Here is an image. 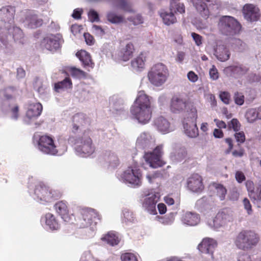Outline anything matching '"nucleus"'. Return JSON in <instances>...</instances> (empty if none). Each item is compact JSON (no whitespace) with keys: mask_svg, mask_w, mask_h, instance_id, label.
Returning <instances> with one entry per match:
<instances>
[{"mask_svg":"<svg viewBox=\"0 0 261 261\" xmlns=\"http://www.w3.org/2000/svg\"><path fill=\"white\" fill-rule=\"evenodd\" d=\"M152 111L150 97L144 91H139L130 109L132 118L140 124H146L152 118Z\"/></svg>","mask_w":261,"mask_h":261,"instance_id":"f257e3e1","label":"nucleus"},{"mask_svg":"<svg viewBox=\"0 0 261 261\" xmlns=\"http://www.w3.org/2000/svg\"><path fill=\"white\" fill-rule=\"evenodd\" d=\"M18 94V90L13 87L0 90V102L2 111L8 112L10 118L17 120L19 117V107L12 102Z\"/></svg>","mask_w":261,"mask_h":261,"instance_id":"f03ea898","label":"nucleus"},{"mask_svg":"<svg viewBox=\"0 0 261 261\" xmlns=\"http://www.w3.org/2000/svg\"><path fill=\"white\" fill-rule=\"evenodd\" d=\"M92 132L85 130L82 136L76 139L73 137H69L68 142L74 143L76 154L81 157H87L91 155L95 151V147L91 138Z\"/></svg>","mask_w":261,"mask_h":261,"instance_id":"7ed1b4c3","label":"nucleus"},{"mask_svg":"<svg viewBox=\"0 0 261 261\" xmlns=\"http://www.w3.org/2000/svg\"><path fill=\"white\" fill-rule=\"evenodd\" d=\"M81 215L79 222L80 227L86 228L85 231L88 237H93L95 234L97 221L100 219L99 215L95 210L90 208L82 209Z\"/></svg>","mask_w":261,"mask_h":261,"instance_id":"20e7f679","label":"nucleus"},{"mask_svg":"<svg viewBox=\"0 0 261 261\" xmlns=\"http://www.w3.org/2000/svg\"><path fill=\"white\" fill-rule=\"evenodd\" d=\"M29 193L35 200L43 204L53 201L56 197L55 191L43 184L30 185Z\"/></svg>","mask_w":261,"mask_h":261,"instance_id":"39448f33","label":"nucleus"},{"mask_svg":"<svg viewBox=\"0 0 261 261\" xmlns=\"http://www.w3.org/2000/svg\"><path fill=\"white\" fill-rule=\"evenodd\" d=\"M198 118L197 108L191 105L186 114L182 124L185 134L189 138H195L199 135V131L197 126Z\"/></svg>","mask_w":261,"mask_h":261,"instance_id":"423d86ee","label":"nucleus"},{"mask_svg":"<svg viewBox=\"0 0 261 261\" xmlns=\"http://www.w3.org/2000/svg\"><path fill=\"white\" fill-rule=\"evenodd\" d=\"M167 67L162 63L154 64L148 72L147 77L149 82L155 87H160L167 81L169 76Z\"/></svg>","mask_w":261,"mask_h":261,"instance_id":"0eeeda50","label":"nucleus"},{"mask_svg":"<svg viewBox=\"0 0 261 261\" xmlns=\"http://www.w3.org/2000/svg\"><path fill=\"white\" fill-rule=\"evenodd\" d=\"M234 219L233 213L230 208H223L218 212L213 219L207 221V224L214 230H219L225 228Z\"/></svg>","mask_w":261,"mask_h":261,"instance_id":"6e6552de","label":"nucleus"},{"mask_svg":"<svg viewBox=\"0 0 261 261\" xmlns=\"http://www.w3.org/2000/svg\"><path fill=\"white\" fill-rule=\"evenodd\" d=\"M220 32L226 36H233L240 33L241 25L233 17L223 16L219 19L218 24Z\"/></svg>","mask_w":261,"mask_h":261,"instance_id":"1a4fd4ad","label":"nucleus"},{"mask_svg":"<svg viewBox=\"0 0 261 261\" xmlns=\"http://www.w3.org/2000/svg\"><path fill=\"white\" fill-rule=\"evenodd\" d=\"M8 32L12 35L14 42L16 43L22 44L24 42V36L22 30L19 28L15 27L14 24L11 27L9 30L7 29L2 30L0 32V42L2 44L1 48L2 49H6V52H8L11 47V45L8 41Z\"/></svg>","mask_w":261,"mask_h":261,"instance_id":"9d476101","label":"nucleus"},{"mask_svg":"<svg viewBox=\"0 0 261 261\" xmlns=\"http://www.w3.org/2000/svg\"><path fill=\"white\" fill-rule=\"evenodd\" d=\"M118 179L129 186L137 187L141 185L142 174L140 169L134 166H129L122 173H118Z\"/></svg>","mask_w":261,"mask_h":261,"instance_id":"9b49d317","label":"nucleus"},{"mask_svg":"<svg viewBox=\"0 0 261 261\" xmlns=\"http://www.w3.org/2000/svg\"><path fill=\"white\" fill-rule=\"evenodd\" d=\"M258 241V236L254 231L243 230L237 236L235 244L241 249H250L255 246Z\"/></svg>","mask_w":261,"mask_h":261,"instance_id":"f8f14e48","label":"nucleus"},{"mask_svg":"<svg viewBox=\"0 0 261 261\" xmlns=\"http://www.w3.org/2000/svg\"><path fill=\"white\" fill-rule=\"evenodd\" d=\"M160 198V193L152 190L144 192L140 199L143 210L149 214L156 215V204Z\"/></svg>","mask_w":261,"mask_h":261,"instance_id":"ddd939ff","label":"nucleus"},{"mask_svg":"<svg viewBox=\"0 0 261 261\" xmlns=\"http://www.w3.org/2000/svg\"><path fill=\"white\" fill-rule=\"evenodd\" d=\"M191 105H194L197 108L196 104L194 101H188L180 95H175L171 99L170 102V109L172 113L176 114H179L185 111L186 114Z\"/></svg>","mask_w":261,"mask_h":261,"instance_id":"4468645a","label":"nucleus"},{"mask_svg":"<svg viewBox=\"0 0 261 261\" xmlns=\"http://www.w3.org/2000/svg\"><path fill=\"white\" fill-rule=\"evenodd\" d=\"M163 146L160 145L156 146L152 151L145 152L143 158L150 167L156 168L165 164L162 158L163 154Z\"/></svg>","mask_w":261,"mask_h":261,"instance_id":"2eb2a0df","label":"nucleus"},{"mask_svg":"<svg viewBox=\"0 0 261 261\" xmlns=\"http://www.w3.org/2000/svg\"><path fill=\"white\" fill-rule=\"evenodd\" d=\"M15 12L14 7L7 6L0 9V32L5 29L10 30L14 24V17Z\"/></svg>","mask_w":261,"mask_h":261,"instance_id":"dca6fc26","label":"nucleus"},{"mask_svg":"<svg viewBox=\"0 0 261 261\" xmlns=\"http://www.w3.org/2000/svg\"><path fill=\"white\" fill-rule=\"evenodd\" d=\"M155 144L154 137L148 132L141 133L138 137L136 147L139 149L144 150L154 148Z\"/></svg>","mask_w":261,"mask_h":261,"instance_id":"f3484780","label":"nucleus"},{"mask_svg":"<svg viewBox=\"0 0 261 261\" xmlns=\"http://www.w3.org/2000/svg\"><path fill=\"white\" fill-rule=\"evenodd\" d=\"M21 16V18L20 21L26 28L35 29L40 27L42 24V19L39 18L37 15L32 11L22 12Z\"/></svg>","mask_w":261,"mask_h":261,"instance_id":"a211bd4d","label":"nucleus"},{"mask_svg":"<svg viewBox=\"0 0 261 261\" xmlns=\"http://www.w3.org/2000/svg\"><path fill=\"white\" fill-rule=\"evenodd\" d=\"M55 143L51 137L47 135L41 136L37 141V147L44 153L55 155L56 152Z\"/></svg>","mask_w":261,"mask_h":261,"instance_id":"6ab92c4d","label":"nucleus"},{"mask_svg":"<svg viewBox=\"0 0 261 261\" xmlns=\"http://www.w3.org/2000/svg\"><path fill=\"white\" fill-rule=\"evenodd\" d=\"M40 223L42 227L49 231H56L60 228V224L58 219L50 213H46L41 216Z\"/></svg>","mask_w":261,"mask_h":261,"instance_id":"aec40b11","label":"nucleus"},{"mask_svg":"<svg viewBox=\"0 0 261 261\" xmlns=\"http://www.w3.org/2000/svg\"><path fill=\"white\" fill-rule=\"evenodd\" d=\"M42 106L39 102H32L29 105L24 118V122L31 124L41 114Z\"/></svg>","mask_w":261,"mask_h":261,"instance_id":"412c9836","label":"nucleus"},{"mask_svg":"<svg viewBox=\"0 0 261 261\" xmlns=\"http://www.w3.org/2000/svg\"><path fill=\"white\" fill-rule=\"evenodd\" d=\"M217 246V242L215 240L205 238L198 245L197 248L202 253L208 254L213 258L214 250Z\"/></svg>","mask_w":261,"mask_h":261,"instance_id":"4be33fe9","label":"nucleus"},{"mask_svg":"<svg viewBox=\"0 0 261 261\" xmlns=\"http://www.w3.org/2000/svg\"><path fill=\"white\" fill-rule=\"evenodd\" d=\"M61 41V36L60 35H50L43 39L41 45L46 49L54 51L60 48Z\"/></svg>","mask_w":261,"mask_h":261,"instance_id":"5701e85b","label":"nucleus"},{"mask_svg":"<svg viewBox=\"0 0 261 261\" xmlns=\"http://www.w3.org/2000/svg\"><path fill=\"white\" fill-rule=\"evenodd\" d=\"M242 12L244 18L249 21H257L260 16L259 10L253 4H247L243 8Z\"/></svg>","mask_w":261,"mask_h":261,"instance_id":"b1692460","label":"nucleus"},{"mask_svg":"<svg viewBox=\"0 0 261 261\" xmlns=\"http://www.w3.org/2000/svg\"><path fill=\"white\" fill-rule=\"evenodd\" d=\"M153 125L161 133L166 134L174 130L170 122L162 116L156 117L153 121Z\"/></svg>","mask_w":261,"mask_h":261,"instance_id":"393cba45","label":"nucleus"},{"mask_svg":"<svg viewBox=\"0 0 261 261\" xmlns=\"http://www.w3.org/2000/svg\"><path fill=\"white\" fill-rule=\"evenodd\" d=\"M187 184L188 189L193 192H200L204 188L202 177L198 174H194L190 176Z\"/></svg>","mask_w":261,"mask_h":261,"instance_id":"a878e982","label":"nucleus"},{"mask_svg":"<svg viewBox=\"0 0 261 261\" xmlns=\"http://www.w3.org/2000/svg\"><path fill=\"white\" fill-rule=\"evenodd\" d=\"M88 123L89 121L84 114L78 113L74 115L72 117V132L74 134L79 133Z\"/></svg>","mask_w":261,"mask_h":261,"instance_id":"bb28decb","label":"nucleus"},{"mask_svg":"<svg viewBox=\"0 0 261 261\" xmlns=\"http://www.w3.org/2000/svg\"><path fill=\"white\" fill-rule=\"evenodd\" d=\"M180 220L185 225L195 226L199 223L200 218L199 215L195 213L182 212Z\"/></svg>","mask_w":261,"mask_h":261,"instance_id":"cd10ccee","label":"nucleus"},{"mask_svg":"<svg viewBox=\"0 0 261 261\" xmlns=\"http://www.w3.org/2000/svg\"><path fill=\"white\" fill-rule=\"evenodd\" d=\"M215 56L221 62L227 61L230 56V52L226 45L219 44L215 49Z\"/></svg>","mask_w":261,"mask_h":261,"instance_id":"c85d7f7f","label":"nucleus"},{"mask_svg":"<svg viewBox=\"0 0 261 261\" xmlns=\"http://www.w3.org/2000/svg\"><path fill=\"white\" fill-rule=\"evenodd\" d=\"M159 14L162 19L163 23L167 26L174 24L177 21V18L171 10H161Z\"/></svg>","mask_w":261,"mask_h":261,"instance_id":"c756f323","label":"nucleus"},{"mask_svg":"<svg viewBox=\"0 0 261 261\" xmlns=\"http://www.w3.org/2000/svg\"><path fill=\"white\" fill-rule=\"evenodd\" d=\"M134 51V47L133 43L130 42L127 43L118 51L117 54L118 59L124 62L128 61L132 57Z\"/></svg>","mask_w":261,"mask_h":261,"instance_id":"7c9ffc66","label":"nucleus"},{"mask_svg":"<svg viewBox=\"0 0 261 261\" xmlns=\"http://www.w3.org/2000/svg\"><path fill=\"white\" fill-rule=\"evenodd\" d=\"M54 208L64 221L69 222L70 218L68 216V208L66 201H60L57 202L54 205Z\"/></svg>","mask_w":261,"mask_h":261,"instance_id":"2f4dec72","label":"nucleus"},{"mask_svg":"<svg viewBox=\"0 0 261 261\" xmlns=\"http://www.w3.org/2000/svg\"><path fill=\"white\" fill-rule=\"evenodd\" d=\"M193 6L199 14L204 18H207L210 12L207 5L202 0H191Z\"/></svg>","mask_w":261,"mask_h":261,"instance_id":"473e14b6","label":"nucleus"},{"mask_svg":"<svg viewBox=\"0 0 261 261\" xmlns=\"http://www.w3.org/2000/svg\"><path fill=\"white\" fill-rule=\"evenodd\" d=\"M145 61V54L144 53H141L138 56L132 61V67L134 70L139 71L144 68Z\"/></svg>","mask_w":261,"mask_h":261,"instance_id":"72a5a7b5","label":"nucleus"},{"mask_svg":"<svg viewBox=\"0 0 261 261\" xmlns=\"http://www.w3.org/2000/svg\"><path fill=\"white\" fill-rule=\"evenodd\" d=\"M101 240L111 246L117 245L120 241L118 234L114 232H108L101 238Z\"/></svg>","mask_w":261,"mask_h":261,"instance_id":"f704fd0d","label":"nucleus"},{"mask_svg":"<svg viewBox=\"0 0 261 261\" xmlns=\"http://www.w3.org/2000/svg\"><path fill=\"white\" fill-rule=\"evenodd\" d=\"M187 152L185 148H180L173 151L170 155L172 161L175 163L182 161L186 158Z\"/></svg>","mask_w":261,"mask_h":261,"instance_id":"c9c22d12","label":"nucleus"},{"mask_svg":"<svg viewBox=\"0 0 261 261\" xmlns=\"http://www.w3.org/2000/svg\"><path fill=\"white\" fill-rule=\"evenodd\" d=\"M108 168H115L119 165V160L117 156L113 152H109L105 155Z\"/></svg>","mask_w":261,"mask_h":261,"instance_id":"e433bc0d","label":"nucleus"},{"mask_svg":"<svg viewBox=\"0 0 261 261\" xmlns=\"http://www.w3.org/2000/svg\"><path fill=\"white\" fill-rule=\"evenodd\" d=\"M76 56L79 59L85 67H92L93 63L91 56L86 51L81 50L76 53Z\"/></svg>","mask_w":261,"mask_h":261,"instance_id":"4c0bfd02","label":"nucleus"},{"mask_svg":"<svg viewBox=\"0 0 261 261\" xmlns=\"http://www.w3.org/2000/svg\"><path fill=\"white\" fill-rule=\"evenodd\" d=\"M248 68L242 65L231 66L226 68V72H231V75L234 76H238L245 74Z\"/></svg>","mask_w":261,"mask_h":261,"instance_id":"58836bf2","label":"nucleus"},{"mask_svg":"<svg viewBox=\"0 0 261 261\" xmlns=\"http://www.w3.org/2000/svg\"><path fill=\"white\" fill-rule=\"evenodd\" d=\"M72 87V82L69 77H66L62 81L59 82L55 84L54 89L56 92H59L65 89H70Z\"/></svg>","mask_w":261,"mask_h":261,"instance_id":"ea45409f","label":"nucleus"},{"mask_svg":"<svg viewBox=\"0 0 261 261\" xmlns=\"http://www.w3.org/2000/svg\"><path fill=\"white\" fill-rule=\"evenodd\" d=\"M122 221L126 225L135 222V218L133 212L127 208H124L122 211Z\"/></svg>","mask_w":261,"mask_h":261,"instance_id":"a19ab883","label":"nucleus"},{"mask_svg":"<svg viewBox=\"0 0 261 261\" xmlns=\"http://www.w3.org/2000/svg\"><path fill=\"white\" fill-rule=\"evenodd\" d=\"M170 10L175 14H184L185 13V6L183 3H178L176 1L170 2Z\"/></svg>","mask_w":261,"mask_h":261,"instance_id":"79ce46f5","label":"nucleus"},{"mask_svg":"<svg viewBox=\"0 0 261 261\" xmlns=\"http://www.w3.org/2000/svg\"><path fill=\"white\" fill-rule=\"evenodd\" d=\"M176 214V212L170 213L164 217H159V221L164 225H170L173 223Z\"/></svg>","mask_w":261,"mask_h":261,"instance_id":"37998d69","label":"nucleus"},{"mask_svg":"<svg viewBox=\"0 0 261 261\" xmlns=\"http://www.w3.org/2000/svg\"><path fill=\"white\" fill-rule=\"evenodd\" d=\"M34 88L40 94H43L46 92L47 87L44 84L42 81L39 78H36L34 80Z\"/></svg>","mask_w":261,"mask_h":261,"instance_id":"c03bdc74","label":"nucleus"},{"mask_svg":"<svg viewBox=\"0 0 261 261\" xmlns=\"http://www.w3.org/2000/svg\"><path fill=\"white\" fill-rule=\"evenodd\" d=\"M211 187L216 190L217 195L219 196L221 200H223L225 199L227 191L223 185L219 184L213 183L211 185Z\"/></svg>","mask_w":261,"mask_h":261,"instance_id":"a18cd8bd","label":"nucleus"},{"mask_svg":"<svg viewBox=\"0 0 261 261\" xmlns=\"http://www.w3.org/2000/svg\"><path fill=\"white\" fill-rule=\"evenodd\" d=\"M107 18L109 21L112 23H119L123 21L124 18L121 15H117L116 13L109 12L107 14Z\"/></svg>","mask_w":261,"mask_h":261,"instance_id":"49530a36","label":"nucleus"},{"mask_svg":"<svg viewBox=\"0 0 261 261\" xmlns=\"http://www.w3.org/2000/svg\"><path fill=\"white\" fill-rule=\"evenodd\" d=\"M246 118L248 122H253L257 119H259L257 109H251L248 110L246 114Z\"/></svg>","mask_w":261,"mask_h":261,"instance_id":"de8ad7c7","label":"nucleus"},{"mask_svg":"<svg viewBox=\"0 0 261 261\" xmlns=\"http://www.w3.org/2000/svg\"><path fill=\"white\" fill-rule=\"evenodd\" d=\"M55 147L56 149L55 154L61 155L64 153L67 150V146L64 140H61L58 142V144L55 142Z\"/></svg>","mask_w":261,"mask_h":261,"instance_id":"09e8293b","label":"nucleus"},{"mask_svg":"<svg viewBox=\"0 0 261 261\" xmlns=\"http://www.w3.org/2000/svg\"><path fill=\"white\" fill-rule=\"evenodd\" d=\"M121 261H139L137 254L131 252L123 253L121 255Z\"/></svg>","mask_w":261,"mask_h":261,"instance_id":"8fccbe9b","label":"nucleus"},{"mask_svg":"<svg viewBox=\"0 0 261 261\" xmlns=\"http://www.w3.org/2000/svg\"><path fill=\"white\" fill-rule=\"evenodd\" d=\"M70 73L73 77L75 78L81 79L86 76V73L84 71L75 67H71Z\"/></svg>","mask_w":261,"mask_h":261,"instance_id":"3c124183","label":"nucleus"},{"mask_svg":"<svg viewBox=\"0 0 261 261\" xmlns=\"http://www.w3.org/2000/svg\"><path fill=\"white\" fill-rule=\"evenodd\" d=\"M240 126L241 124L237 119H232L227 124L228 130L233 129L236 132L239 131Z\"/></svg>","mask_w":261,"mask_h":261,"instance_id":"603ef678","label":"nucleus"},{"mask_svg":"<svg viewBox=\"0 0 261 261\" xmlns=\"http://www.w3.org/2000/svg\"><path fill=\"white\" fill-rule=\"evenodd\" d=\"M91 31L93 34L98 37H102L105 34V30L100 26L95 24L92 25Z\"/></svg>","mask_w":261,"mask_h":261,"instance_id":"864d4df0","label":"nucleus"},{"mask_svg":"<svg viewBox=\"0 0 261 261\" xmlns=\"http://www.w3.org/2000/svg\"><path fill=\"white\" fill-rule=\"evenodd\" d=\"M233 98L235 103L238 105L242 106L244 102V96L242 93L235 92Z\"/></svg>","mask_w":261,"mask_h":261,"instance_id":"5fc2aeb1","label":"nucleus"},{"mask_svg":"<svg viewBox=\"0 0 261 261\" xmlns=\"http://www.w3.org/2000/svg\"><path fill=\"white\" fill-rule=\"evenodd\" d=\"M161 174L158 171H155L151 173H148L146 175V177L148 181L150 184L155 182L156 178L160 177Z\"/></svg>","mask_w":261,"mask_h":261,"instance_id":"6e6d98bb","label":"nucleus"},{"mask_svg":"<svg viewBox=\"0 0 261 261\" xmlns=\"http://www.w3.org/2000/svg\"><path fill=\"white\" fill-rule=\"evenodd\" d=\"M88 18L92 22L99 21V16L97 12L93 9L90 10L88 13Z\"/></svg>","mask_w":261,"mask_h":261,"instance_id":"4d7b16f0","label":"nucleus"},{"mask_svg":"<svg viewBox=\"0 0 261 261\" xmlns=\"http://www.w3.org/2000/svg\"><path fill=\"white\" fill-rule=\"evenodd\" d=\"M127 20L135 25L141 24L143 22V19L140 15H137L134 17L127 18Z\"/></svg>","mask_w":261,"mask_h":261,"instance_id":"13d9d810","label":"nucleus"},{"mask_svg":"<svg viewBox=\"0 0 261 261\" xmlns=\"http://www.w3.org/2000/svg\"><path fill=\"white\" fill-rule=\"evenodd\" d=\"M221 100L226 105L229 103L230 99V95L228 92H221L219 95Z\"/></svg>","mask_w":261,"mask_h":261,"instance_id":"bf43d9fd","label":"nucleus"},{"mask_svg":"<svg viewBox=\"0 0 261 261\" xmlns=\"http://www.w3.org/2000/svg\"><path fill=\"white\" fill-rule=\"evenodd\" d=\"M250 197L254 201H261V187L258 188L255 192L250 193Z\"/></svg>","mask_w":261,"mask_h":261,"instance_id":"052dcab7","label":"nucleus"},{"mask_svg":"<svg viewBox=\"0 0 261 261\" xmlns=\"http://www.w3.org/2000/svg\"><path fill=\"white\" fill-rule=\"evenodd\" d=\"M234 137L239 143H243L245 141V136L243 132H236Z\"/></svg>","mask_w":261,"mask_h":261,"instance_id":"680f3d73","label":"nucleus"},{"mask_svg":"<svg viewBox=\"0 0 261 261\" xmlns=\"http://www.w3.org/2000/svg\"><path fill=\"white\" fill-rule=\"evenodd\" d=\"M243 205L244 208L247 211L248 215H250L252 213V206L249 200L245 198L243 199Z\"/></svg>","mask_w":261,"mask_h":261,"instance_id":"e2e57ef3","label":"nucleus"},{"mask_svg":"<svg viewBox=\"0 0 261 261\" xmlns=\"http://www.w3.org/2000/svg\"><path fill=\"white\" fill-rule=\"evenodd\" d=\"M209 74L210 77L213 80H216L219 77L218 70L214 66H213L212 68L210 69Z\"/></svg>","mask_w":261,"mask_h":261,"instance_id":"0e129e2a","label":"nucleus"},{"mask_svg":"<svg viewBox=\"0 0 261 261\" xmlns=\"http://www.w3.org/2000/svg\"><path fill=\"white\" fill-rule=\"evenodd\" d=\"M187 77L192 83H195L198 79V75L193 71H190L188 73Z\"/></svg>","mask_w":261,"mask_h":261,"instance_id":"69168bd1","label":"nucleus"},{"mask_svg":"<svg viewBox=\"0 0 261 261\" xmlns=\"http://www.w3.org/2000/svg\"><path fill=\"white\" fill-rule=\"evenodd\" d=\"M84 37L85 39V41L88 45H91L94 44V38L89 33H84Z\"/></svg>","mask_w":261,"mask_h":261,"instance_id":"338daca9","label":"nucleus"},{"mask_svg":"<svg viewBox=\"0 0 261 261\" xmlns=\"http://www.w3.org/2000/svg\"><path fill=\"white\" fill-rule=\"evenodd\" d=\"M83 13V9L81 8H76L73 10L71 16L76 19H79L81 18V15Z\"/></svg>","mask_w":261,"mask_h":261,"instance_id":"774afa93","label":"nucleus"}]
</instances>
